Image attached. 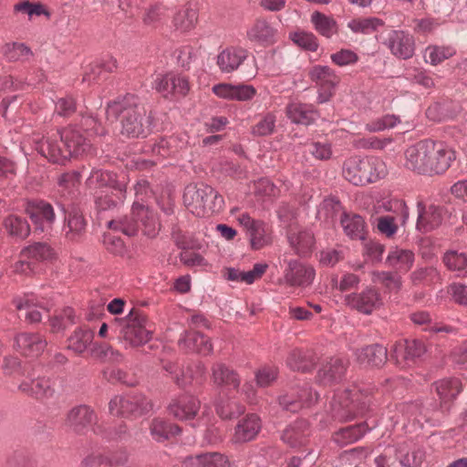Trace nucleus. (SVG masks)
<instances>
[{
  "instance_id": "nucleus-4",
  "label": "nucleus",
  "mask_w": 467,
  "mask_h": 467,
  "mask_svg": "<svg viewBox=\"0 0 467 467\" xmlns=\"http://www.w3.org/2000/svg\"><path fill=\"white\" fill-rule=\"evenodd\" d=\"M183 202L191 213L204 217L219 212L223 199L209 185L189 184L184 190Z\"/></svg>"
},
{
  "instance_id": "nucleus-36",
  "label": "nucleus",
  "mask_w": 467,
  "mask_h": 467,
  "mask_svg": "<svg viewBox=\"0 0 467 467\" xmlns=\"http://www.w3.org/2000/svg\"><path fill=\"white\" fill-rule=\"evenodd\" d=\"M341 225L345 234L351 239L364 240L366 238L367 226L361 216L345 214L341 219Z\"/></svg>"
},
{
  "instance_id": "nucleus-53",
  "label": "nucleus",
  "mask_w": 467,
  "mask_h": 467,
  "mask_svg": "<svg viewBox=\"0 0 467 467\" xmlns=\"http://www.w3.org/2000/svg\"><path fill=\"white\" fill-rule=\"evenodd\" d=\"M412 322L419 326H425L424 330H428L431 332H445L451 333L454 329L446 325H439L437 323H433L431 319L429 313L424 311H420L413 313L410 317Z\"/></svg>"
},
{
  "instance_id": "nucleus-48",
  "label": "nucleus",
  "mask_w": 467,
  "mask_h": 467,
  "mask_svg": "<svg viewBox=\"0 0 467 467\" xmlns=\"http://www.w3.org/2000/svg\"><path fill=\"white\" fill-rule=\"evenodd\" d=\"M396 459L403 467H420L424 459V452L419 448L409 449L400 446L397 450Z\"/></svg>"
},
{
  "instance_id": "nucleus-47",
  "label": "nucleus",
  "mask_w": 467,
  "mask_h": 467,
  "mask_svg": "<svg viewBox=\"0 0 467 467\" xmlns=\"http://www.w3.org/2000/svg\"><path fill=\"white\" fill-rule=\"evenodd\" d=\"M455 53V49L451 47L431 45L426 47L423 57L425 62L437 66L453 57Z\"/></svg>"
},
{
  "instance_id": "nucleus-18",
  "label": "nucleus",
  "mask_w": 467,
  "mask_h": 467,
  "mask_svg": "<svg viewBox=\"0 0 467 467\" xmlns=\"http://www.w3.org/2000/svg\"><path fill=\"white\" fill-rule=\"evenodd\" d=\"M15 348L26 357H38L47 347L46 339L36 333H20L15 337Z\"/></svg>"
},
{
  "instance_id": "nucleus-43",
  "label": "nucleus",
  "mask_w": 467,
  "mask_h": 467,
  "mask_svg": "<svg viewBox=\"0 0 467 467\" xmlns=\"http://www.w3.org/2000/svg\"><path fill=\"white\" fill-rule=\"evenodd\" d=\"M22 258L36 262L52 261L56 257L54 250L46 243H36L21 251Z\"/></svg>"
},
{
  "instance_id": "nucleus-30",
  "label": "nucleus",
  "mask_w": 467,
  "mask_h": 467,
  "mask_svg": "<svg viewBox=\"0 0 467 467\" xmlns=\"http://www.w3.org/2000/svg\"><path fill=\"white\" fill-rule=\"evenodd\" d=\"M19 389L37 400H45L54 396L55 384L48 378H38L31 383L24 381L19 385Z\"/></svg>"
},
{
  "instance_id": "nucleus-14",
  "label": "nucleus",
  "mask_w": 467,
  "mask_h": 467,
  "mask_svg": "<svg viewBox=\"0 0 467 467\" xmlns=\"http://www.w3.org/2000/svg\"><path fill=\"white\" fill-rule=\"evenodd\" d=\"M426 352L424 343L420 340H403L395 343L390 348V357L397 364L409 366L416 358H420Z\"/></svg>"
},
{
  "instance_id": "nucleus-34",
  "label": "nucleus",
  "mask_w": 467,
  "mask_h": 467,
  "mask_svg": "<svg viewBox=\"0 0 467 467\" xmlns=\"http://www.w3.org/2000/svg\"><path fill=\"white\" fill-rule=\"evenodd\" d=\"M179 345L187 350L195 351L202 355L209 354L213 349L209 338L192 330L185 333L184 337L179 340Z\"/></svg>"
},
{
  "instance_id": "nucleus-57",
  "label": "nucleus",
  "mask_w": 467,
  "mask_h": 467,
  "mask_svg": "<svg viewBox=\"0 0 467 467\" xmlns=\"http://www.w3.org/2000/svg\"><path fill=\"white\" fill-rule=\"evenodd\" d=\"M2 54L11 61L28 59L31 55L30 49L23 43H6L3 46Z\"/></svg>"
},
{
  "instance_id": "nucleus-44",
  "label": "nucleus",
  "mask_w": 467,
  "mask_h": 467,
  "mask_svg": "<svg viewBox=\"0 0 467 467\" xmlns=\"http://www.w3.org/2000/svg\"><path fill=\"white\" fill-rule=\"evenodd\" d=\"M198 20V14L195 7L184 5L177 11L173 17V26L182 32L192 29Z\"/></svg>"
},
{
  "instance_id": "nucleus-11",
  "label": "nucleus",
  "mask_w": 467,
  "mask_h": 467,
  "mask_svg": "<svg viewBox=\"0 0 467 467\" xmlns=\"http://www.w3.org/2000/svg\"><path fill=\"white\" fill-rule=\"evenodd\" d=\"M311 80L319 86L318 103L327 101L333 95V89L339 78L334 70L327 66H315L309 71Z\"/></svg>"
},
{
  "instance_id": "nucleus-20",
  "label": "nucleus",
  "mask_w": 467,
  "mask_h": 467,
  "mask_svg": "<svg viewBox=\"0 0 467 467\" xmlns=\"http://www.w3.org/2000/svg\"><path fill=\"white\" fill-rule=\"evenodd\" d=\"M318 399V394L311 388H304L296 394H286L279 398V405L287 411L296 412L303 407H310Z\"/></svg>"
},
{
  "instance_id": "nucleus-12",
  "label": "nucleus",
  "mask_w": 467,
  "mask_h": 467,
  "mask_svg": "<svg viewBox=\"0 0 467 467\" xmlns=\"http://www.w3.org/2000/svg\"><path fill=\"white\" fill-rule=\"evenodd\" d=\"M348 360L334 357L322 363L317 371V382L324 387H332L340 382L346 373Z\"/></svg>"
},
{
  "instance_id": "nucleus-23",
  "label": "nucleus",
  "mask_w": 467,
  "mask_h": 467,
  "mask_svg": "<svg viewBox=\"0 0 467 467\" xmlns=\"http://www.w3.org/2000/svg\"><path fill=\"white\" fill-rule=\"evenodd\" d=\"M95 412L88 406L73 408L67 414V425L76 433H84L96 420Z\"/></svg>"
},
{
  "instance_id": "nucleus-32",
  "label": "nucleus",
  "mask_w": 467,
  "mask_h": 467,
  "mask_svg": "<svg viewBox=\"0 0 467 467\" xmlns=\"http://www.w3.org/2000/svg\"><path fill=\"white\" fill-rule=\"evenodd\" d=\"M247 57L246 50L229 47L223 50L217 57V65L223 72L230 73L235 70Z\"/></svg>"
},
{
  "instance_id": "nucleus-54",
  "label": "nucleus",
  "mask_w": 467,
  "mask_h": 467,
  "mask_svg": "<svg viewBox=\"0 0 467 467\" xmlns=\"http://www.w3.org/2000/svg\"><path fill=\"white\" fill-rule=\"evenodd\" d=\"M86 222L82 213L77 210H72L67 216V224L66 235L70 240H76L85 231Z\"/></svg>"
},
{
  "instance_id": "nucleus-22",
  "label": "nucleus",
  "mask_w": 467,
  "mask_h": 467,
  "mask_svg": "<svg viewBox=\"0 0 467 467\" xmlns=\"http://www.w3.org/2000/svg\"><path fill=\"white\" fill-rule=\"evenodd\" d=\"M365 165V157L351 156L348 158L342 167L344 178L350 183L358 186L367 184V177L370 175L367 172Z\"/></svg>"
},
{
  "instance_id": "nucleus-51",
  "label": "nucleus",
  "mask_w": 467,
  "mask_h": 467,
  "mask_svg": "<svg viewBox=\"0 0 467 467\" xmlns=\"http://www.w3.org/2000/svg\"><path fill=\"white\" fill-rule=\"evenodd\" d=\"M368 428L364 423L348 426L341 429L335 434V441L341 444L347 445L358 441L367 432Z\"/></svg>"
},
{
  "instance_id": "nucleus-41",
  "label": "nucleus",
  "mask_w": 467,
  "mask_h": 467,
  "mask_svg": "<svg viewBox=\"0 0 467 467\" xmlns=\"http://www.w3.org/2000/svg\"><path fill=\"white\" fill-rule=\"evenodd\" d=\"M213 380L214 384L228 389H237L240 385L238 375L223 364H215L213 367Z\"/></svg>"
},
{
  "instance_id": "nucleus-56",
  "label": "nucleus",
  "mask_w": 467,
  "mask_h": 467,
  "mask_svg": "<svg viewBox=\"0 0 467 467\" xmlns=\"http://www.w3.org/2000/svg\"><path fill=\"white\" fill-rule=\"evenodd\" d=\"M399 274L397 272H374L372 281L382 285L389 292H396L401 286V278Z\"/></svg>"
},
{
  "instance_id": "nucleus-49",
  "label": "nucleus",
  "mask_w": 467,
  "mask_h": 467,
  "mask_svg": "<svg viewBox=\"0 0 467 467\" xmlns=\"http://www.w3.org/2000/svg\"><path fill=\"white\" fill-rule=\"evenodd\" d=\"M93 337L94 334L90 329L78 328L68 338V348L78 354H81L91 344Z\"/></svg>"
},
{
  "instance_id": "nucleus-39",
  "label": "nucleus",
  "mask_w": 467,
  "mask_h": 467,
  "mask_svg": "<svg viewBox=\"0 0 467 467\" xmlns=\"http://www.w3.org/2000/svg\"><path fill=\"white\" fill-rule=\"evenodd\" d=\"M150 432L155 441H164L171 437L178 435L181 432V428L163 419L155 418L151 420L150 425Z\"/></svg>"
},
{
  "instance_id": "nucleus-29",
  "label": "nucleus",
  "mask_w": 467,
  "mask_h": 467,
  "mask_svg": "<svg viewBox=\"0 0 467 467\" xmlns=\"http://www.w3.org/2000/svg\"><path fill=\"white\" fill-rule=\"evenodd\" d=\"M415 256L412 251L399 247L392 248L387 256L386 264L400 274L407 273L413 265Z\"/></svg>"
},
{
  "instance_id": "nucleus-33",
  "label": "nucleus",
  "mask_w": 467,
  "mask_h": 467,
  "mask_svg": "<svg viewBox=\"0 0 467 467\" xmlns=\"http://www.w3.org/2000/svg\"><path fill=\"white\" fill-rule=\"evenodd\" d=\"M17 311H25L26 320L29 323L40 322L42 319L43 312H46V308L40 306L39 303L32 296H26L25 297L15 298L13 301Z\"/></svg>"
},
{
  "instance_id": "nucleus-2",
  "label": "nucleus",
  "mask_w": 467,
  "mask_h": 467,
  "mask_svg": "<svg viewBox=\"0 0 467 467\" xmlns=\"http://www.w3.org/2000/svg\"><path fill=\"white\" fill-rule=\"evenodd\" d=\"M88 148V140L78 129L67 128L45 138L39 146L43 156L53 162H63L73 156H78Z\"/></svg>"
},
{
  "instance_id": "nucleus-61",
  "label": "nucleus",
  "mask_w": 467,
  "mask_h": 467,
  "mask_svg": "<svg viewBox=\"0 0 467 467\" xmlns=\"http://www.w3.org/2000/svg\"><path fill=\"white\" fill-rule=\"evenodd\" d=\"M216 411L221 418L231 419L242 414L244 407L234 400H227L217 404Z\"/></svg>"
},
{
  "instance_id": "nucleus-3",
  "label": "nucleus",
  "mask_w": 467,
  "mask_h": 467,
  "mask_svg": "<svg viewBox=\"0 0 467 467\" xmlns=\"http://www.w3.org/2000/svg\"><path fill=\"white\" fill-rule=\"evenodd\" d=\"M145 114V109L138 103V99L133 95L114 101L107 109L108 118L119 119L121 133L129 138H138L144 133Z\"/></svg>"
},
{
  "instance_id": "nucleus-63",
  "label": "nucleus",
  "mask_w": 467,
  "mask_h": 467,
  "mask_svg": "<svg viewBox=\"0 0 467 467\" xmlns=\"http://www.w3.org/2000/svg\"><path fill=\"white\" fill-rule=\"evenodd\" d=\"M114 193L116 191L114 190H100L97 193L96 197V204L99 210H109L117 205L118 202H122L123 200H119Z\"/></svg>"
},
{
  "instance_id": "nucleus-19",
  "label": "nucleus",
  "mask_w": 467,
  "mask_h": 467,
  "mask_svg": "<svg viewBox=\"0 0 467 467\" xmlns=\"http://www.w3.org/2000/svg\"><path fill=\"white\" fill-rule=\"evenodd\" d=\"M287 240L292 249L299 255L312 251L315 244L314 234L297 224H291L287 230Z\"/></svg>"
},
{
  "instance_id": "nucleus-5",
  "label": "nucleus",
  "mask_w": 467,
  "mask_h": 467,
  "mask_svg": "<svg viewBox=\"0 0 467 467\" xmlns=\"http://www.w3.org/2000/svg\"><path fill=\"white\" fill-rule=\"evenodd\" d=\"M151 410V401L142 394L115 396L109 403L111 415L125 418H138Z\"/></svg>"
},
{
  "instance_id": "nucleus-60",
  "label": "nucleus",
  "mask_w": 467,
  "mask_h": 467,
  "mask_svg": "<svg viewBox=\"0 0 467 467\" xmlns=\"http://www.w3.org/2000/svg\"><path fill=\"white\" fill-rule=\"evenodd\" d=\"M445 265L452 271H461L467 266V255L454 250L448 251L443 256Z\"/></svg>"
},
{
  "instance_id": "nucleus-21",
  "label": "nucleus",
  "mask_w": 467,
  "mask_h": 467,
  "mask_svg": "<svg viewBox=\"0 0 467 467\" xmlns=\"http://www.w3.org/2000/svg\"><path fill=\"white\" fill-rule=\"evenodd\" d=\"M388 46L394 56L403 59L411 57L415 50L413 36L404 31H392L388 37Z\"/></svg>"
},
{
  "instance_id": "nucleus-55",
  "label": "nucleus",
  "mask_w": 467,
  "mask_h": 467,
  "mask_svg": "<svg viewBox=\"0 0 467 467\" xmlns=\"http://www.w3.org/2000/svg\"><path fill=\"white\" fill-rule=\"evenodd\" d=\"M382 21L376 17L355 18L348 23V27L354 33L370 34L379 26Z\"/></svg>"
},
{
  "instance_id": "nucleus-27",
  "label": "nucleus",
  "mask_w": 467,
  "mask_h": 467,
  "mask_svg": "<svg viewBox=\"0 0 467 467\" xmlns=\"http://www.w3.org/2000/svg\"><path fill=\"white\" fill-rule=\"evenodd\" d=\"M435 389L440 399L441 407L447 410L462 391V386L459 379H443L435 382Z\"/></svg>"
},
{
  "instance_id": "nucleus-31",
  "label": "nucleus",
  "mask_w": 467,
  "mask_h": 467,
  "mask_svg": "<svg viewBox=\"0 0 467 467\" xmlns=\"http://www.w3.org/2000/svg\"><path fill=\"white\" fill-rule=\"evenodd\" d=\"M185 467H229L228 458L220 452H206L189 456L183 462Z\"/></svg>"
},
{
  "instance_id": "nucleus-10",
  "label": "nucleus",
  "mask_w": 467,
  "mask_h": 467,
  "mask_svg": "<svg viewBox=\"0 0 467 467\" xmlns=\"http://www.w3.org/2000/svg\"><path fill=\"white\" fill-rule=\"evenodd\" d=\"M346 306L359 313L369 315L382 305V297L378 289L367 286L359 293H350L344 296Z\"/></svg>"
},
{
  "instance_id": "nucleus-50",
  "label": "nucleus",
  "mask_w": 467,
  "mask_h": 467,
  "mask_svg": "<svg viewBox=\"0 0 467 467\" xmlns=\"http://www.w3.org/2000/svg\"><path fill=\"white\" fill-rule=\"evenodd\" d=\"M247 35L250 39L264 43H271L275 35V29L265 19H257Z\"/></svg>"
},
{
  "instance_id": "nucleus-1",
  "label": "nucleus",
  "mask_w": 467,
  "mask_h": 467,
  "mask_svg": "<svg viewBox=\"0 0 467 467\" xmlns=\"http://www.w3.org/2000/svg\"><path fill=\"white\" fill-rule=\"evenodd\" d=\"M134 190L136 200L132 205L130 217L110 220L107 223L108 226L110 229L121 231L129 236L134 235L140 228L146 235L154 236L160 229V224L155 213L143 204L145 199L150 194L148 182H138Z\"/></svg>"
},
{
  "instance_id": "nucleus-24",
  "label": "nucleus",
  "mask_w": 467,
  "mask_h": 467,
  "mask_svg": "<svg viewBox=\"0 0 467 467\" xmlns=\"http://www.w3.org/2000/svg\"><path fill=\"white\" fill-rule=\"evenodd\" d=\"M418 208V230L427 233L436 229L441 224L443 219V211L441 207L434 204L421 207V204L419 203Z\"/></svg>"
},
{
  "instance_id": "nucleus-45",
  "label": "nucleus",
  "mask_w": 467,
  "mask_h": 467,
  "mask_svg": "<svg viewBox=\"0 0 467 467\" xmlns=\"http://www.w3.org/2000/svg\"><path fill=\"white\" fill-rule=\"evenodd\" d=\"M3 225L10 236L17 239H25L30 233V226L27 221L16 214H11L5 218Z\"/></svg>"
},
{
  "instance_id": "nucleus-52",
  "label": "nucleus",
  "mask_w": 467,
  "mask_h": 467,
  "mask_svg": "<svg viewBox=\"0 0 467 467\" xmlns=\"http://www.w3.org/2000/svg\"><path fill=\"white\" fill-rule=\"evenodd\" d=\"M365 165L367 172L370 174L367 177V184L375 182L388 174L386 163L378 157H365Z\"/></svg>"
},
{
  "instance_id": "nucleus-8",
  "label": "nucleus",
  "mask_w": 467,
  "mask_h": 467,
  "mask_svg": "<svg viewBox=\"0 0 467 467\" xmlns=\"http://www.w3.org/2000/svg\"><path fill=\"white\" fill-rule=\"evenodd\" d=\"M455 160L452 149L441 141L428 140L426 174L445 172Z\"/></svg>"
},
{
  "instance_id": "nucleus-59",
  "label": "nucleus",
  "mask_w": 467,
  "mask_h": 467,
  "mask_svg": "<svg viewBox=\"0 0 467 467\" xmlns=\"http://www.w3.org/2000/svg\"><path fill=\"white\" fill-rule=\"evenodd\" d=\"M290 38L296 45L308 51H316L318 47L316 36L310 32H295L290 35Z\"/></svg>"
},
{
  "instance_id": "nucleus-17",
  "label": "nucleus",
  "mask_w": 467,
  "mask_h": 467,
  "mask_svg": "<svg viewBox=\"0 0 467 467\" xmlns=\"http://www.w3.org/2000/svg\"><path fill=\"white\" fill-rule=\"evenodd\" d=\"M284 277L291 286H307L314 280L315 270L312 266L297 260H291L287 263Z\"/></svg>"
},
{
  "instance_id": "nucleus-15",
  "label": "nucleus",
  "mask_w": 467,
  "mask_h": 467,
  "mask_svg": "<svg viewBox=\"0 0 467 467\" xmlns=\"http://www.w3.org/2000/svg\"><path fill=\"white\" fill-rule=\"evenodd\" d=\"M155 88L163 97L172 98L186 95L190 86L185 76L171 72L158 77L155 80Z\"/></svg>"
},
{
  "instance_id": "nucleus-28",
  "label": "nucleus",
  "mask_w": 467,
  "mask_h": 467,
  "mask_svg": "<svg viewBox=\"0 0 467 467\" xmlns=\"http://www.w3.org/2000/svg\"><path fill=\"white\" fill-rule=\"evenodd\" d=\"M261 430V421L255 414H249L239 421L235 427L233 440L242 443L254 439Z\"/></svg>"
},
{
  "instance_id": "nucleus-13",
  "label": "nucleus",
  "mask_w": 467,
  "mask_h": 467,
  "mask_svg": "<svg viewBox=\"0 0 467 467\" xmlns=\"http://www.w3.org/2000/svg\"><path fill=\"white\" fill-rule=\"evenodd\" d=\"M89 188H105V190H114V195L119 200H124L126 194V182L124 176L121 180L112 172L93 171L86 182Z\"/></svg>"
},
{
  "instance_id": "nucleus-6",
  "label": "nucleus",
  "mask_w": 467,
  "mask_h": 467,
  "mask_svg": "<svg viewBox=\"0 0 467 467\" xmlns=\"http://www.w3.org/2000/svg\"><path fill=\"white\" fill-rule=\"evenodd\" d=\"M201 401L194 396L183 394L173 399L169 406L168 410L175 419L183 421H191L196 419L197 422H202L203 425L208 424V408L203 407L202 415L199 416L201 410Z\"/></svg>"
},
{
  "instance_id": "nucleus-42",
  "label": "nucleus",
  "mask_w": 467,
  "mask_h": 467,
  "mask_svg": "<svg viewBox=\"0 0 467 467\" xmlns=\"http://www.w3.org/2000/svg\"><path fill=\"white\" fill-rule=\"evenodd\" d=\"M287 365L293 370L306 372L316 364V358L310 351L293 350L287 358Z\"/></svg>"
},
{
  "instance_id": "nucleus-16",
  "label": "nucleus",
  "mask_w": 467,
  "mask_h": 467,
  "mask_svg": "<svg viewBox=\"0 0 467 467\" xmlns=\"http://www.w3.org/2000/svg\"><path fill=\"white\" fill-rule=\"evenodd\" d=\"M26 213L33 223L42 232L55 222L56 215L52 205L45 201H31L26 203Z\"/></svg>"
},
{
  "instance_id": "nucleus-64",
  "label": "nucleus",
  "mask_w": 467,
  "mask_h": 467,
  "mask_svg": "<svg viewBox=\"0 0 467 467\" xmlns=\"http://www.w3.org/2000/svg\"><path fill=\"white\" fill-rule=\"evenodd\" d=\"M79 467H111V462L109 454L94 451L82 460Z\"/></svg>"
},
{
  "instance_id": "nucleus-38",
  "label": "nucleus",
  "mask_w": 467,
  "mask_h": 467,
  "mask_svg": "<svg viewBox=\"0 0 467 467\" xmlns=\"http://www.w3.org/2000/svg\"><path fill=\"white\" fill-rule=\"evenodd\" d=\"M286 114L293 122L303 125H309L317 117V113L314 110L312 105L301 103L289 104Z\"/></svg>"
},
{
  "instance_id": "nucleus-25",
  "label": "nucleus",
  "mask_w": 467,
  "mask_h": 467,
  "mask_svg": "<svg viewBox=\"0 0 467 467\" xmlns=\"http://www.w3.org/2000/svg\"><path fill=\"white\" fill-rule=\"evenodd\" d=\"M427 150L428 140H421L408 148L405 152L406 167L415 172L426 174Z\"/></svg>"
},
{
  "instance_id": "nucleus-9",
  "label": "nucleus",
  "mask_w": 467,
  "mask_h": 467,
  "mask_svg": "<svg viewBox=\"0 0 467 467\" xmlns=\"http://www.w3.org/2000/svg\"><path fill=\"white\" fill-rule=\"evenodd\" d=\"M235 220L245 231L253 249L259 250L271 243L269 230L262 221L254 220L246 213H238Z\"/></svg>"
},
{
  "instance_id": "nucleus-62",
  "label": "nucleus",
  "mask_w": 467,
  "mask_h": 467,
  "mask_svg": "<svg viewBox=\"0 0 467 467\" xmlns=\"http://www.w3.org/2000/svg\"><path fill=\"white\" fill-rule=\"evenodd\" d=\"M1 368L3 373L6 376L17 377L26 375V369L16 357H5Z\"/></svg>"
},
{
  "instance_id": "nucleus-58",
  "label": "nucleus",
  "mask_w": 467,
  "mask_h": 467,
  "mask_svg": "<svg viewBox=\"0 0 467 467\" xmlns=\"http://www.w3.org/2000/svg\"><path fill=\"white\" fill-rule=\"evenodd\" d=\"M164 368L171 375L175 383L181 388H184L191 384L193 379L190 368H187L186 370H184L178 368L175 364L169 363L164 366Z\"/></svg>"
},
{
  "instance_id": "nucleus-26",
  "label": "nucleus",
  "mask_w": 467,
  "mask_h": 467,
  "mask_svg": "<svg viewBox=\"0 0 467 467\" xmlns=\"http://www.w3.org/2000/svg\"><path fill=\"white\" fill-rule=\"evenodd\" d=\"M213 92L219 98L231 100H249L255 95L252 86L220 83L213 87Z\"/></svg>"
},
{
  "instance_id": "nucleus-35",
  "label": "nucleus",
  "mask_w": 467,
  "mask_h": 467,
  "mask_svg": "<svg viewBox=\"0 0 467 467\" xmlns=\"http://www.w3.org/2000/svg\"><path fill=\"white\" fill-rule=\"evenodd\" d=\"M358 361L364 366L378 367L387 359V349L381 345H371L357 353Z\"/></svg>"
},
{
  "instance_id": "nucleus-40",
  "label": "nucleus",
  "mask_w": 467,
  "mask_h": 467,
  "mask_svg": "<svg viewBox=\"0 0 467 467\" xmlns=\"http://www.w3.org/2000/svg\"><path fill=\"white\" fill-rule=\"evenodd\" d=\"M360 396L359 390L356 388L351 390L346 389L343 394L337 393L334 395L331 407L338 414L341 410H346L348 413H354L355 403L360 401Z\"/></svg>"
},
{
  "instance_id": "nucleus-46",
  "label": "nucleus",
  "mask_w": 467,
  "mask_h": 467,
  "mask_svg": "<svg viewBox=\"0 0 467 467\" xmlns=\"http://www.w3.org/2000/svg\"><path fill=\"white\" fill-rule=\"evenodd\" d=\"M311 22L317 32L327 38L337 34V24L335 19L320 12L316 11L311 15Z\"/></svg>"
},
{
  "instance_id": "nucleus-37",
  "label": "nucleus",
  "mask_w": 467,
  "mask_h": 467,
  "mask_svg": "<svg viewBox=\"0 0 467 467\" xmlns=\"http://www.w3.org/2000/svg\"><path fill=\"white\" fill-rule=\"evenodd\" d=\"M308 435L307 424L305 420H299L288 426L282 434L284 442L291 447H299L305 444Z\"/></svg>"
},
{
  "instance_id": "nucleus-7",
  "label": "nucleus",
  "mask_w": 467,
  "mask_h": 467,
  "mask_svg": "<svg viewBox=\"0 0 467 467\" xmlns=\"http://www.w3.org/2000/svg\"><path fill=\"white\" fill-rule=\"evenodd\" d=\"M123 339L132 347L149 341L151 335L150 324L146 316L131 311L121 330Z\"/></svg>"
}]
</instances>
